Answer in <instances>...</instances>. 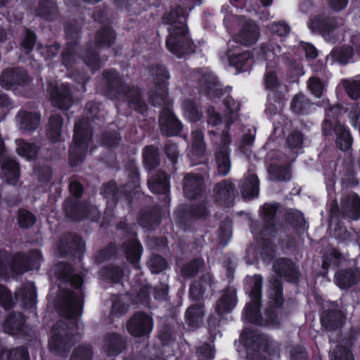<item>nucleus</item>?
<instances>
[{"label": "nucleus", "mask_w": 360, "mask_h": 360, "mask_svg": "<svg viewBox=\"0 0 360 360\" xmlns=\"http://www.w3.org/2000/svg\"><path fill=\"white\" fill-rule=\"evenodd\" d=\"M14 304V300L11 292L4 285L0 284V305L4 308H10Z\"/></svg>", "instance_id": "64"}, {"label": "nucleus", "mask_w": 360, "mask_h": 360, "mask_svg": "<svg viewBox=\"0 0 360 360\" xmlns=\"http://www.w3.org/2000/svg\"><path fill=\"white\" fill-rule=\"evenodd\" d=\"M230 127V122L226 124L225 129L223 130L220 136V142L217 141V132L210 130L209 134L213 135V141L215 143V161L217 167V172L221 176L227 175L231 168L230 159L231 149L229 144L231 143L230 138L227 135V131Z\"/></svg>", "instance_id": "8"}, {"label": "nucleus", "mask_w": 360, "mask_h": 360, "mask_svg": "<svg viewBox=\"0 0 360 360\" xmlns=\"http://www.w3.org/2000/svg\"><path fill=\"white\" fill-rule=\"evenodd\" d=\"M268 172L272 181H288L290 179V172L287 166L271 165Z\"/></svg>", "instance_id": "42"}, {"label": "nucleus", "mask_w": 360, "mask_h": 360, "mask_svg": "<svg viewBox=\"0 0 360 360\" xmlns=\"http://www.w3.org/2000/svg\"><path fill=\"white\" fill-rule=\"evenodd\" d=\"M123 248L126 253L127 259L134 264L135 268L138 269L139 266L137 265V262L142 253V248L140 243L135 239H133L132 240L124 243Z\"/></svg>", "instance_id": "39"}, {"label": "nucleus", "mask_w": 360, "mask_h": 360, "mask_svg": "<svg viewBox=\"0 0 360 360\" xmlns=\"http://www.w3.org/2000/svg\"><path fill=\"white\" fill-rule=\"evenodd\" d=\"M344 88L352 99H357L360 96V82L358 80L345 79L342 81Z\"/></svg>", "instance_id": "52"}, {"label": "nucleus", "mask_w": 360, "mask_h": 360, "mask_svg": "<svg viewBox=\"0 0 360 360\" xmlns=\"http://www.w3.org/2000/svg\"><path fill=\"white\" fill-rule=\"evenodd\" d=\"M42 256L39 250H34L27 255L18 253L11 256L6 251H0V274L4 276L8 270L17 274L38 269Z\"/></svg>", "instance_id": "4"}, {"label": "nucleus", "mask_w": 360, "mask_h": 360, "mask_svg": "<svg viewBox=\"0 0 360 360\" xmlns=\"http://www.w3.org/2000/svg\"><path fill=\"white\" fill-rule=\"evenodd\" d=\"M278 209V205L276 204L266 203L263 206L264 218L266 223V226L262 231V233L264 236L271 235L274 232L275 224L274 217Z\"/></svg>", "instance_id": "35"}, {"label": "nucleus", "mask_w": 360, "mask_h": 360, "mask_svg": "<svg viewBox=\"0 0 360 360\" xmlns=\"http://www.w3.org/2000/svg\"><path fill=\"white\" fill-rule=\"evenodd\" d=\"M259 36L257 25L252 20L245 21L240 32L233 38L239 45L250 46L256 43Z\"/></svg>", "instance_id": "21"}, {"label": "nucleus", "mask_w": 360, "mask_h": 360, "mask_svg": "<svg viewBox=\"0 0 360 360\" xmlns=\"http://www.w3.org/2000/svg\"><path fill=\"white\" fill-rule=\"evenodd\" d=\"M145 165L148 169H153L159 164L158 150L153 146H146L143 153Z\"/></svg>", "instance_id": "43"}, {"label": "nucleus", "mask_w": 360, "mask_h": 360, "mask_svg": "<svg viewBox=\"0 0 360 360\" xmlns=\"http://www.w3.org/2000/svg\"><path fill=\"white\" fill-rule=\"evenodd\" d=\"M260 50L264 58L267 60L264 75V84L266 89L280 93L288 91V86L278 78L276 63L281 60L285 61L289 67L294 69L292 73L295 75H304L302 66L296 62L292 63L287 56V52L283 51L281 46L274 41L263 44Z\"/></svg>", "instance_id": "1"}, {"label": "nucleus", "mask_w": 360, "mask_h": 360, "mask_svg": "<svg viewBox=\"0 0 360 360\" xmlns=\"http://www.w3.org/2000/svg\"><path fill=\"white\" fill-rule=\"evenodd\" d=\"M25 323V317L20 313L10 314L5 321L4 331L11 335H16L20 333Z\"/></svg>", "instance_id": "38"}, {"label": "nucleus", "mask_w": 360, "mask_h": 360, "mask_svg": "<svg viewBox=\"0 0 360 360\" xmlns=\"http://www.w3.org/2000/svg\"><path fill=\"white\" fill-rule=\"evenodd\" d=\"M202 84L205 85V88L207 89L210 96L217 97L221 94V89L219 87L217 79L213 75H208L206 77H203Z\"/></svg>", "instance_id": "48"}, {"label": "nucleus", "mask_w": 360, "mask_h": 360, "mask_svg": "<svg viewBox=\"0 0 360 360\" xmlns=\"http://www.w3.org/2000/svg\"><path fill=\"white\" fill-rule=\"evenodd\" d=\"M360 281V269L340 270L335 275V283L340 288H348Z\"/></svg>", "instance_id": "28"}, {"label": "nucleus", "mask_w": 360, "mask_h": 360, "mask_svg": "<svg viewBox=\"0 0 360 360\" xmlns=\"http://www.w3.org/2000/svg\"><path fill=\"white\" fill-rule=\"evenodd\" d=\"M56 5L54 3L49 1H43L39 3L37 9V15L42 16L45 18H49L51 15L55 13Z\"/></svg>", "instance_id": "61"}, {"label": "nucleus", "mask_w": 360, "mask_h": 360, "mask_svg": "<svg viewBox=\"0 0 360 360\" xmlns=\"http://www.w3.org/2000/svg\"><path fill=\"white\" fill-rule=\"evenodd\" d=\"M332 360H354L350 350L345 347L338 345L333 352Z\"/></svg>", "instance_id": "62"}, {"label": "nucleus", "mask_w": 360, "mask_h": 360, "mask_svg": "<svg viewBox=\"0 0 360 360\" xmlns=\"http://www.w3.org/2000/svg\"><path fill=\"white\" fill-rule=\"evenodd\" d=\"M354 55L353 49L349 46L334 49L327 56V60L338 62L340 64L348 63Z\"/></svg>", "instance_id": "37"}, {"label": "nucleus", "mask_w": 360, "mask_h": 360, "mask_svg": "<svg viewBox=\"0 0 360 360\" xmlns=\"http://www.w3.org/2000/svg\"><path fill=\"white\" fill-rule=\"evenodd\" d=\"M139 224L148 229H152L159 223V214L157 209L147 213H143L139 218Z\"/></svg>", "instance_id": "45"}, {"label": "nucleus", "mask_w": 360, "mask_h": 360, "mask_svg": "<svg viewBox=\"0 0 360 360\" xmlns=\"http://www.w3.org/2000/svg\"><path fill=\"white\" fill-rule=\"evenodd\" d=\"M203 315V306L201 304L193 305L186 310V321L190 327L195 328L201 323Z\"/></svg>", "instance_id": "40"}, {"label": "nucleus", "mask_w": 360, "mask_h": 360, "mask_svg": "<svg viewBox=\"0 0 360 360\" xmlns=\"http://www.w3.org/2000/svg\"><path fill=\"white\" fill-rule=\"evenodd\" d=\"M149 189L155 193L167 194L169 191L167 176L163 172H158L151 176L148 182Z\"/></svg>", "instance_id": "33"}, {"label": "nucleus", "mask_w": 360, "mask_h": 360, "mask_svg": "<svg viewBox=\"0 0 360 360\" xmlns=\"http://www.w3.org/2000/svg\"><path fill=\"white\" fill-rule=\"evenodd\" d=\"M15 143V152L18 155L27 160H34L37 158L39 150L37 144L26 141L22 139H16Z\"/></svg>", "instance_id": "29"}, {"label": "nucleus", "mask_w": 360, "mask_h": 360, "mask_svg": "<svg viewBox=\"0 0 360 360\" xmlns=\"http://www.w3.org/2000/svg\"><path fill=\"white\" fill-rule=\"evenodd\" d=\"M19 176L20 168L18 163L13 158H4L1 162V179L8 184L15 185L19 180Z\"/></svg>", "instance_id": "22"}, {"label": "nucleus", "mask_w": 360, "mask_h": 360, "mask_svg": "<svg viewBox=\"0 0 360 360\" xmlns=\"http://www.w3.org/2000/svg\"><path fill=\"white\" fill-rule=\"evenodd\" d=\"M148 266L152 273H159L165 269L167 264L165 259L159 255H153L148 262Z\"/></svg>", "instance_id": "56"}, {"label": "nucleus", "mask_w": 360, "mask_h": 360, "mask_svg": "<svg viewBox=\"0 0 360 360\" xmlns=\"http://www.w3.org/2000/svg\"><path fill=\"white\" fill-rule=\"evenodd\" d=\"M124 347L123 340L117 334L112 333L106 336L104 340L103 349L108 355H117Z\"/></svg>", "instance_id": "36"}, {"label": "nucleus", "mask_w": 360, "mask_h": 360, "mask_svg": "<svg viewBox=\"0 0 360 360\" xmlns=\"http://www.w3.org/2000/svg\"><path fill=\"white\" fill-rule=\"evenodd\" d=\"M102 276L105 277L107 279L111 280L113 283H119L122 275V270L117 267H106L103 269L101 271Z\"/></svg>", "instance_id": "58"}, {"label": "nucleus", "mask_w": 360, "mask_h": 360, "mask_svg": "<svg viewBox=\"0 0 360 360\" xmlns=\"http://www.w3.org/2000/svg\"><path fill=\"white\" fill-rule=\"evenodd\" d=\"M71 330L68 328L67 321L57 322L51 332L49 349L60 355L65 354L77 340V338L70 334Z\"/></svg>", "instance_id": "10"}, {"label": "nucleus", "mask_w": 360, "mask_h": 360, "mask_svg": "<svg viewBox=\"0 0 360 360\" xmlns=\"http://www.w3.org/2000/svg\"><path fill=\"white\" fill-rule=\"evenodd\" d=\"M212 287V276L209 273L201 276L190 288V295L193 299H200L205 292Z\"/></svg>", "instance_id": "30"}, {"label": "nucleus", "mask_w": 360, "mask_h": 360, "mask_svg": "<svg viewBox=\"0 0 360 360\" xmlns=\"http://www.w3.org/2000/svg\"><path fill=\"white\" fill-rule=\"evenodd\" d=\"M311 105V102L304 95L298 94L292 98L290 108L296 114H306Z\"/></svg>", "instance_id": "41"}, {"label": "nucleus", "mask_w": 360, "mask_h": 360, "mask_svg": "<svg viewBox=\"0 0 360 360\" xmlns=\"http://www.w3.org/2000/svg\"><path fill=\"white\" fill-rule=\"evenodd\" d=\"M93 354L91 345H81L74 349L70 360H92Z\"/></svg>", "instance_id": "46"}, {"label": "nucleus", "mask_w": 360, "mask_h": 360, "mask_svg": "<svg viewBox=\"0 0 360 360\" xmlns=\"http://www.w3.org/2000/svg\"><path fill=\"white\" fill-rule=\"evenodd\" d=\"M237 193L235 185L229 179L216 184L213 188L214 200L223 206L232 205L233 199Z\"/></svg>", "instance_id": "16"}, {"label": "nucleus", "mask_w": 360, "mask_h": 360, "mask_svg": "<svg viewBox=\"0 0 360 360\" xmlns=\"http://www.w3.org/2000/svg\"><path fill=\"white\" fill-rule=\"evenodd\" d=\"M91 136V130L89 126V120L84 119L77 121L73 141L70 147L71 166L75 167L83 161Z\"/></svg>", "instance_id": "6"}, {"label": "nucleus", "mask_w": 360, "mask_h": 360, "mask_svg": "<svg viewBox=\"0 0 360 360\" xmlns=\"http://www.w3.org/2000/svg\"><path fill=\"white\" fill-rule=\"evenodd\" d=\"M236 292L235 289L229 288L225 290L216 304V311L221 316L230 312L236 305Z\"/></svg>", "instance_id": "25"}, {"label": "nucleus", "mask_w": 360, "mask_h": 360, "mask_svg": "<svg viewBox=\"0 0 360 360\" xmlns=\"http://www.w3.org/2000/svg\"><path fill=\"white\" fill-rule=\"evenodd\" d=\"M250 288V297L251 303L248 304L245 309L246 319L255 324H260L261 317L259 314L261 292L262 287V278L259 275H255L248 279Z\"/></svg>", "instance_id": "12"}, {"label": "nucleus", "mask_w": 360, "mask_h": 360, "mask_svg": "<svg viewBox=\"0 0 360 360\" xmlns=\"http://www.w3.org/2000/svg\"><path fill=\"white\" fill-rule=\"evenodd\" d=\"M128 311V306L124 303L121 297H117L112 302L110 316L112 319L119 318Z\"/></svg>", "instance_id": "53"}, {"label": "nucleus", "mask_w": 360, "mask_h": 360, "mask_svg": "<svg viewBox=\"0 0 360 360\" xmlns=\"http://www.w3.org/2000/svg\"><path fill=\"white\" fill-rule=\"evenodd\" d=\"M36 218L33 214L27 210H20L18 214V224L20 227L27 229L34 225Z\"/></svg>", "instance_id": "57"}, {"label": "nucleus", "mask_w": 360, "mask_h": 360, "mask_svg": "<svg viewBox=\"0 0 360 360\" xmlns=\"http://www.w3.org/2000/svg\"><path fill=\"white\" fill-rule=\"evenodd\" d=\"M62 248L65 249L68 246L70 252L72 250L81 251L84 245V243L81 238L76 235H68L62 242Z\"/></svg>", "instance_id": "50"}, {"label": "nucleus", "mask_w": 360, "mask_h": 360, "mask_svg": "<svg viewBox=\"0 0 360 360\" xmlns=\"http://www.w3.org/2000/svg\"><path fill=\"white\" fill-rule=\"evenodd\" d=\"M232 236L231 223L229 219H225L219 232V238L221 243L226 244Z\"/></svg>", "instance_id": "55"}, {"label": "nucleus", "mask_w": 360, "mask_h": 360, "mask_svg": "<svg viewBox=\"0 0 360 360\" xmlns=\"http://www.w3.org/2000/svg\"><path fill=\"white\" fill-rule=\"evenodd\" d=\"M187 9L179 6L172 10L165 17L169 35L166 41L167 49L178 57L193 51V43L188 36L186 20Z\"/></svg>", "instance_id": "3"}, {"label": "nucleus", "mask_w": 360, "mask_h": 360, "mask_svg": "<svg viewBox=\"0 0 360 360\" xmlns=\"http://www.w3.org/2000/svg\"><path fill=\"white\" fill-rule=\"evenodd\" d=\"M127 332L134 337L148 336L153 330V320L149 314L138 311L126 323Z\"/></svg>", "instance_id": "15"}, {"label": "nucleus", "mask_w": 360, "mask_h": 360, "mask_svg": "<svg viewBox=\"0 0 360 360\" xmlns=\"http://www.w3.org/2000/svg\"><path fill=\"white\" fill-rule=\"evenodd\" d=\"M274 268L279 276L286 278L290 282H295L298 279V271L295 264L289 259H277L274 264Z\"/></svg>", "instance_id": "27"}, {"label": "nucleus", "mask_w": 360, "mask_h": 360, "mask_svg": "<svg viewBox=\"0 0 360 360\" xmlns=\"http://www.w3.org/2000/svg\"><path fill=\"white\" fill-rule=\"evenodd\" d=\"M55 273L60 279L70 282L76 288L75 291L61 290L57 298V305L61 314L68 318H76L82 311V292L79 288L82 278L73 274L72 267L66 263H60L56 266Z\"/></svg>", "instance_id": "2"}, {"label": "nucleus", "mask_w": 360, "mask_h": 360, "mask_svg": "<svg viewBox=\"0 0 360 360\" xmlns=\"http://www.w3.org/2000/svg\"><path fill=\"white\" fill-rule=\"evenodd\" d=\"M63 119L59 115H53L49 117L47 136L52 142L61 141Z\"/></svg>", "instance_id": "34"}, {"label": "nucleus", "mask_w": 360, "mask_h": 360, "mask_svg": "<svg viewBox=\"0 0 360 360\" xmlns=\"http://www.w3.org/2000/svg\"><path fill=\"white\" fill-rule=\"evenodd\" d=\"M30 82V77L20 68L5 70L0 75V84L6 89H11L15 85H24Z\"/></svg>", "instance_id": "20"}, {"label": "nucleus", "mask_w": 360, "mask_h": 360, "mask_svg": "<svg viewBox=\"0 0 360 360\" xmlns=\"http://www.w3.org/2000/svg\"><path fill=\"white\" fill-rule=\"evenodd\" d=\"M104 77L108 84L106 94L110 98H119L122 96H126L131 104L138 108H141L143 103L138 89H130L127 85L124 84L115 71L105 72Z\"/></svg>", "instance_id": "7"}, {"label": "nucleus", "mask_w": 360, "mask_h": 360, "mask_svg": "<svg viewBox=\"0 0 360 360\" xmlns=\"http://www.w3.org/2000/svg\"><path fill=\"white\" fill-rule=\"evenodd\" d=\"M202 179L198 176L188 174L184 179V191L188 198H195L199 196V202L193 205L191 214L195 218H205L208 214V210L205 205L202 186Z\"/></svg>", "instance_id": "9"}, {"label": "nucleus", "mask_w": 360, "mask_h": 360, "mask_svg": "<svg viewBox=\"0 0 360 360\" xmlns=\"http://www.w3.org/2000/svg\"><path fill=\"white\" fill-rule=\"evenodd\" d=\"M149 72L154 83V86L149 96L150 102L153 105H164L167 99L169 72L163 66L160 65L152 66Z\"/></svg>", "instance_id": "11"}, {"label": "nucleus", "mask_w": 360, "mask_h": 360, "mask_svg": "<svg viewBox=\"0 0 360 360\" xmlns=\"http://www.w3.org/2000/svg\"><path fill=\"white\" fill-rule=\"evenodd\" d=\"M243 198L253 199L258 196L259 192V180L254 174H250L245 179L240 189Z\"/></svg>", "instance_id": "31"}, {"label": "nucleus", "mask_w": 360, "mask_h": 360, "mask_svg": "<svg viewBox=\"0 0 360 360\" xmlns=\"http://www.w3.org/2000/svg\"><path fill=\"white\" fill-rule=\"evenodd\" d=\"M192 136V154L193 156L200 157L204 154L205 149L202 132L200 130L193 131Z\"/></svg>", "instance_id": "44"}, {"label": "nucleus", "mask_w": 360, "mask_h": 360, "mask_svg": "<svg viewBox=\"0 0 360 360\" xmlns=\"http://www.w3.org/2000/svg\"><path fill=\"white\" fill-rule=\"evenodd\" d=\"M115 34L110 28H103L96 34V41L98 44L103 46H110L114 42Z\"/></svg>", "instance_id": "51"}, {"label": "nucleus", "mask_w": 360, "mask_h": 360, "mask_svg": "<svg viewBox=\"0 0 360 360\" xmlns=\"http://www.w3.org/2000/svg\"><path fill=\"white\" fill-rule=\"evenodd\" d=\"M345 316L337 310L324 311L321 316L322 326L328 330H335L341 326Z\"/></svg>", "instance_id": "32"}, {"label": "nucleus", "mask_w": 360, "mask_h": 360, "mask_svg": "<svg viewBox=\"0 0 360 360\" xmlns=\"http://www.w3.org/2000/svg\"><path fill=\"white\" fill-rule=\"evenodd\" d=\"M49 91L53 105L60 109H68L72 104V96L70 94L69 87L63 84L53 86L49 84Z\"/></svg>", "instance_id": "19"}, {"label": "nucleus", "mask_w": 360, "mask_h": 360, "mask_svg": "<svg viewBox=\"0 0 360 360\" xmlns=\"http://www.w3.org/2000/svg\"><path fill=\"white\" fill-rule=\"evenodd\" d=\"M308 88L313 95L320 98L324 91V86L321 81L315 77H311L308 80Z\"/></svg>", "instance_id": "60"}, {"label": "nucleus", "mask_w": 360, "mask_h": 360, "mask_svg": "<svg viewBox=\"0 0 360 360\" xmlns=\"http://www.w3.org/2000/svg\"><path fill=\"white\" fill-rule=\"evenodd\" d=\"M204 262L200 259H195L186 264L181 268V274L184 278H191L195 276L203 266Z\"/></svg>", "instance_id": "47"}, {"label": "nucleus", "mask_w": 360, "mask_h": 360, "mask_svg": "<svg viewBox=\"0 0 360 360\" xmlns=\"http://www.w3.org/2000/svg\"><path fill=\"white\" fill-rule=\"evenodd\" d=\"M269 297L275 307H279L283 304L281 284L277 278L271 283Z\"/></svg>", "instance_id": "49"}, {"label": "nucleus", "mask_w": 360, "mask_h": 360, "mask_svg": "<svg viewBox=\"0 0 360 360\" xmlns=\"http://www.w3.org/2000/svg\"><path fill=\"white\" fill-rule=\"evenodd\" d=\"M226 57L231 65L237 69H243L245 64L252 60L251 53L248 51H241L236 40H229L227 44Z\"/></svg>", "instance_id": "17"}, {"label": "nucleus", "mask_w": 360, "mask_h": 360, "mask_svg": "<svg viewBox=\"0 0 360 360\" xmlns=\"http://www.w3.org/2000/svg\"><path fill=\"white\" fill-rule=\"evenodd\" d=\"M340 106H333L326 110V118L323 123V133L325 136H330L334 132L336 136V144L342 150H347L352 145V138L348 131L343 125L335 120L341 114Z\"/></svg>", "instance_id": "5"}, {"label": "nucleus", "mask_w": 360, "mask_h": 360, "mask_svg": "<svg viewBox=\"0 0 360 360\" xmlns=\"http://www.w3.org/2000/svg\"><path fill=\"white\" fill-rule=\"evenodd\" d=\"M303 136L299 131H293L287 137V144L292 149L301 148L303 143Z\"/></svg>", "instance_id": "63"}, {"label": "nucleus", "mask_w": 360, "mask_h": 360, "mask_svg": "<svg viewBox=\"0 0 360 360\" xmlns=\"http://www.w3.org/2000/svg\"><path fill=\"white\" fill-rule=\"evenodd\" d=\"M65 208L67 214L70 217H71L74 219H80L82 217H89V210L92 211L94 213L97 212L96 207H94L93 206H79L78 209L79 210H82L83 214L82 215H80L77 213H73L72 212V209L69 208V202L68 201L65 202Z\"/></svg>", "instance_id": "59"}, {"label": "nucleus", "mask_w": 360, "mask_h": 360, "mask_svg": "<svg viewBox=\"0 0 360 360\" xmlns=\"http://www.w3.org/2000/svg\"><path fill=\"white\" fill-rule=\"evenodd\" d=\"M341 211L351 219H359L360 217V198L355 194H349L344 197L341 201Z\"/></svg>", "instance_id": "24"}, {"label": "nucleus", "mask_w": 360, "mask_h": 360, "mask_svg": "<svg viewBox=\"0 0 360 360\" xmlns=\"http://www.w3.org/2000/svg\"><path fill=\"white\" fill-rule=\"evenodd\" d=\"M184 110L185 116L191 122H196L200 117V113L198 112L196 105L191 101H186L184 103Z\"/></svg>", "instance_id": "54"}, {"label": "nucleus", "mask_w": 360, "mask_h": 360, "mask_svg": "<svg viewBox=\"0 0 360 360\" xmlns=\"http://www.w3.org/2000/svg\"><path fill=\"white\" fill-rule=\"evenodd\" d=\"M342 25V20L327 18L325 15H316L311 18L308 23L309 29L319 32L328 41L335 42L338 39L339 30Z\"/></svg>", "instance_id": "13"}, {"label": "nucleus", "mask_w": 360, "mask_h": 360, "mask_svg": "<svg viewBox=\"0 0 360 360\" xmlns=\"http://www.w3.org/2000/svg\"><path fill=\"white\" fill-rule=\"evenodd\" d=\"M241 340L247 349L248 360H266L260 351L268 352V340L264 335L246 330L241 335Z\"/></svg>", "instance_id": "14"}, {"label": "nucleus", "mask_w": 360, "mask_h": 360, "mask_svg": "<svg viewBox=\"0 0 360 360\" xmlns=\"http://www.w3.org/2000/svg\"><path fill=\"white\" fill-rule=\"evenodd\" d=\"M15 300L20 302L25 307H33L37 300V292L34 284L31 282L25 283L15 292Z\"/></svg>", "instance_id": "26"}, {"label": "nucleus", "mask_w": 360, "mask_h": 360, "mask_svg": "<svg viewBox=\"0 0 360 360\" xmlns=\"http://www.w3.org/2000/svg\"><path fill=\"white\" fill-rule=\"evenodd\" d=\"M41 115L36 112L20 110L16 115V120L20 130L32 132L36 130L40 124Z\"/></svg>", "instance_id": "23"}, {"label": "nucleus", "mask_w": 360, "mask_h": 360, "mask_svg": "<svg viewBox=\"0 0 360 360\" xmlns=\"http://www.w3.org/2000/svg\"><path fill=\"white\" fill-rule=\"evenodd\" d=\"M160 127L163 135H177L181 129V124L168 107L164 108L160 116Z\"/></svg>", "instance_id": "18"}]
</instances>
